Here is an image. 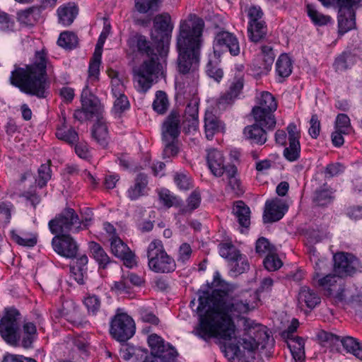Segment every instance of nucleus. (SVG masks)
I'll list each match as a JSON object with an SVG mask.
<instances>
[{"label": "nucleus", "mask_w": 362, "mask_h": 362, "mask_svg": "<svg viewBox=\"0 0 362 362\" xmlns=\"http://www.w3.org/2000/svg\"><path fill=\"white\" fill-rule=\"evenodd\" d=\"M256 252L262 255H269L272 253H275L276 249L274 245H271L269 240L264 238H259L256 242L255 247Z\"/></svg>", "instance_id": "bf43d9fd"}, {"label": "nucleus", "mask_w": 362, "mask_h": 362, "mask_svg": "<svg viewBox=\"0 0 362 362\" xmlns=\"http://www.w3.org/2000/svg\"><path fill=\"white\" fill-rule=\"evenodd\" d=\"M131 286L125 274H122L119 281H115L111 289L119 294L129 293Z\"/></svg>", "instance_id": "052dcab7"}, {"label": "nucleus", "mask_w": 362, "mask_h": 362, "mask_svg": "<svg viewBox=\"0 0 362 362\" xmlns=\"http://www.w3.org/2000/svg\"><path fill=\"white\" fill-rule=\"evenodd\" d=\"M153 109L160 115L166 112L169 107V101L167 94L163 90H158L156 93V98L152 104Z\"/></svg>", "instance_id": "c03bdc74"}, {"label": "nucleus", "mask_w": 362, "mask_h": 362, "mask_svg": "<svg viewBox=\"0 0 362 362\" xmlns=\"http://www.w3.org/2000/svg\"><path fill=\"white\" fill-rule=\"evenodd\" d=\"M332 194V189L324 185L322 187L315 190L313 201L317 206H327L334 199Z\"/></svg>", "instance_id": "4c0bfd02"}, {"label": "nucleus", "mask_w": 362, "mask_h": 362, "mask_svg": "<svg viewBox=\"0 0 362 362\" xmlns=\"http://www.w3.org/2000/svg\"><path fill=\"white\" fill-rule=\"evenodd\" d=\"M54 250L59 255L66 258H76L78 245L69 234H55L52 240Z\"/></svg>", "instance_id": "4468645a"}, {"label": "nucleus", "mask_w": 362, "mask_h": 362, "mask_svg": "<svg viewBox=\"0 0 362 362\" xmlns=\"http://www.w3.org/2000/svg\"><path fill=\"white\" fill-rule=\"evenodd\" d=\"M56 136L69 144H74L78 141V133L73 129H66L65 127H59L57 129Z\"/></svg>", "instance_id": "603ef678"}, {"label": "nucleus", "mask_w": 362, "mask_h": 362, "mask_svg": "<svg viewBox=\"0 0 362 362\" xmlns=\"http://www.w3.org/2000/svg\"><path fill=\"white\" fill-rule=\"evenodd\" d=\"M14 206L10 202H0V220L5 223H8L11 218V212Z\"/></svg>", "instance_id": "0e129e2a"}, {"label": "nucleus", "mask_w": 362, "mask_h": 362, "mask_svg": "<svg viewBox=\"0 0 362 362\" xmlns=\"http://www.w3.org/2000/svg\"><path fill=\"white\" fill-rule=\"evenodd\" d=\"M247 32L248 37L252 42L256 43L260 42L267 33L265 22L249 23Z\"/></svg>", "instance_id": "c9c22d12"}, {"label": "nucleus", "mask_w": 362, "mask_h": 362, "mask_svg": "<svg viewBox=\"0 0 362 362\" xmlns=\"http://www.w3.org/2000/svg\"><path fill=\"white\" fill-rule=\"evenodd\" d=\"M50 163L51 161L49 160L47 163L42 164L38 169V177L36 182L41 188L45 186L51 178Z\"/></svg>", "instance_id": "5fc2aeb1"}, {"label": "nucleus", "mask_w": 362, "mask_h": 362, "mask_svg": "<svg viewBox=\"0 0 362 362\" xmlns=\"http://www.w3.org/2000/svg\"><path fill=\"white\" fill-rule=\"evenodd\" d=\"M321 4L327 8L330 7L334 2L338 8L355 9L360 7L362 0H318Z\"/></svg>", "instance_id": "a18cd8bd"}, {"label": "nucleus", "mask_w": 362, "mask_h": 362, "mask_svg": "<svg viewBox=\"0 0 362 362\" xmlns=\"http://www.w3.org/2000/svg\"><path fill=\"white\" fill-rule=\"evenodd\" d=\"M180 127L181 115L178 111H171L161 127L162 141L164 144L163 158L174 157L178 153Z\"/></svg>", "instance_id": "39448f33"}, {"label": "nucleus", "mask_w": 362, "mask_h": 362, "mask_svg": "<svg viewBox=\"0 0 362 362\" xmlns=\"http://www.w3.org/2000/svg\"><path fill=\"white\" fill-rule=\"evenodd\" d=\"M276 109L277 103L272 94L262 92L258 98L257 105L252 110V115L256 122L263 124L268 130H272L276 123L274 115Z\"/></svg>", "instance_id": "0eeeda50"}, {"label": "nucleus", "mask_w": 362, "mask_h": 362, "mask_svg": "<svg viewBox=\"0 0 362 362\" xmlns=\"http://www.w3.org/2000/svg\"><path fill=\"white\" fill-rule=\"evenodd\" d=\"M233 213L239 225L247 228L250 225V209L243 201H237L233 206Z\"/></svg>", "instance_id": "c85d7f7f"}, {"label": "nucleus", "mask_w": 362, "mask_h": 362, "mask_svg": "<svg viewBox=\"0 0 362 362\" xmlns=\"http://www.w3.org/2000/svg\"><path fill=\"white\" fill-rule=\"evenodd\" d=\"M324 264L325 262L320 259L315 262V272L313 275V279H318V286L322 287L325 290L326 296H334L335 302H342L345 300V286L343 281L341 279L337 277L335 275L332 274H327L322 278H320V276L322 274L320 272V264Z\"/></svg>", "instance_id": "1a4fd4ad"}, {"label": "nucleus", "mask_w": 362, "mask_h": 362, "mask_svg": "<svg viewBox=\"0 0 362 362\" xmlns=\"http://www.w3.org/2000/svg\"><path fill=\"white\" fill-rule=\"evenodd\" d=\"M52 234H67L69 232L78 233L82 230L78 215L74 209L66 207L48 223Z\"/></svg>", "instance_id": "6e6552de"}, {"label": "nucleus", "mask_w": 362, "mask_h": 362, "mask_svg": "<svg viewBox=\"0 0 362 362\" xmlns=\"http://www.w3.org/2000/svg\"><path fill=\"white\" fill-rule=\"evenodd\" d=\"M117 309L110 320V333L117 341L124 342L134 336L135 324L129 315Z\"/></svg>", "instance_id": "9d476101"}, {"label": "nucleus", "mask_w": 362, "mask_h": 362, "mask_svg": "<svg viewBox=\"0 0 362 362\" xmlns=\"http://www.w3.org/2000/svg\"><path fill=\"white\" fill-rule=\"evenodd\" d=\"M219 54H217V51H214V59L211 57L206 66V73L211 78L216 82H220L223 77V71L221 68L219 67Z\"/></svg>", "instance_id": "72a5a7b5"}, {"label": "nucleus", "mask_w": 362, "mask_h": 362, "mask_svg": "<svg viewBox=\"0 0 362 362\" xmlns=\"http://www.w3.org/2000/svg\"><path fill=\"white\" fill-rule=\"evenodd\" d=\"M101 55V52L98 54L94 53L93 58L90 62L88 68V83L90 82L93 83L98 81Z\"/></svg>", "instance_id": "3c124183"}, {"label": "nucleus", "mask_w": 362, "mask_h": 362, "mask_svg": "<svg viewBox=\"0 0 362 362\" xmlns=\"http://www.w3.org/2000/svg\"><path fill=\"white\" fill-rule=\"evenodd\" d=\"M47 53L42 49L35 52L33 62L25 68L15 66L9 78L11 84L23 93L45 98L49 83L47 77Z\"/></svg>", "instance_id": "7ed1b4c3"}, {"label": "nucleus", "mask_w": 362, "mask_h": 362, "mask_svg": "<svg viewBox=\"0 0 362 362\" xmlns=\"http://www.w3.org/2000/svg\"><path fill=\"white\" fill-rule=\"evenodd\" d=\"M199 305L196 310L199 324L192 333L208 341L211 338L230 340L235 333L233 318H238L250 310L249 302L243 295L235 294L233 287L197 292Z\"/></svg>", "instance_id": "f257e3e1"}, {"label": "nucleus", "mask_w": 362, "mask_h": 362, "mask_svg": "<svg viewBox=\"0 0 362 362\" xmlns=\"http://www.w3.org/2000/svg\"><path fill=\"white\" fill-rule=\"evenodd\" d=\"M248 335H252L255 341L257 343L258 346L261 344H266L269 340V335L266 330V327L262 325H250L247 328Z\"/></svg>", "instance_id": "79ce46f5"}, {"label": "nucleus", "mask_w": 362, "mask_h": 362, "mask_svg": "<svg viewBox=\"0 0 362 362\" xmlns=\"http://www.w3.org/2000/svg\"><path fill=\"white\" fill-rule=\"evenodd\" d=\"M287 345L291 352L296 362H304L305 361V341L302 337H293L287 339Z\"/></svg>", "instance_id": "2f4dec72"}, {"label": "nucleus", "mask_w": 362, "mask_h": 362, "mask_svg": "<svg viewBox=\"0 0 362 362\" xmlns=\"http://www.w3.org/2000/svg\"><path fill=\"white\" fill-rule=\"evenodd\" d=\"M192 250L189 244L184 243L178 248L177 261L178 263L185 264L191 258Z\"/></svg>", "instance_id": "680f3d73"}, {"label": "nucleus", "mask_w": 362, "mask_h": 362, "mask_svg": "<svg viewBox=\"0 0 362 362\" xmlns=\"http://www.w3.org/2000/svg\"><path fill=\"white\" fill-rule=\"evenodd\" d=\"M44 6H33L24 11L18 13V21L27 26H33L42 18V11L46 7Z\"/></svg>", "instance_id": "a878e982"}, {"label": "nucleus", "mask_w": 362, "mask_h": 362, "mask_svg": "<svg viewBox=\"0 0 362 362\" xmlns=\"http://www.w3.org/2000/svg\"><path fill=\"white\" fill-rule=\"evenodd\" d=\"M220 48L223 51H228L233 56H238L240 52L239 41L236 36L228 31H220L215 37L214 48Z\"/></svg>", "instance_id": "dca6fc26"}, {"label": "nucleus", "mask_w": 362, "mask_h": 362, "mask_svg": "<svg viewBox=\"0 0 362 362\" xmlns=\"http://www.w3.org/2000/svg\"><path fill=\"white\" fill-rule=\"evenodd\" d=\"M204 28V21L196 15L190 14L187 19L180 22L177 35V71L183 75H191L193 81L199 78L198 69Z\"/></svg>", "instance_id": "f03ea898"}, {"label": "nucleus", "mask_w": 362, "mask_h": 362, "mask_svg": "<svg viewBox=\"0 0 362 362\" xmlns=\"http://www.w3.org/2000/svg\"><path fill=\"white\" fill-rule=\"evenodd\" d=\"M337 22L339 35H342L356 28V10L338 8Z\"/></svg>", "instance_id": "412c9836"}, {"label": "nucleus", "mask_w": 362, "mask_h": 362, "mask_svg": "<svg viewBox=\"0 0 362 362\" xmlns=\"http://www.w3.org/2000/svg\"><path fill=\"white\" fill-rule=\"evenodd\" d=\"M90 255L97 262L99 269H106L113 262L103 247L95 241L88 243Z\"/></svg>", "instance_id": "393cba45"}, {"label": "nucleus", "mask_w": 362, "mask_h": 362, "mask_svg": "<svg viewBox=\"0 0 362 362\" xmlns=\"http://www.w3.org/2000/svg\"><path fill=\"white\" fill-rule=\"evenodd\" d=\"M201 194L200 192L194 190L187 199V205L180 209L182 214H190L194 210L197 209L201 203Z\"/></svg>", "instance_id": "864d4df0"}, {"label": "nucleus", "mask_w": 362, "mask_h": 362, "mask_svg": "<svg viewBox=\"0 0 362 362\" xmlns=\"http://www.w3.org/2000/svg\"><path fill=\"white\" fill-rule=\"evenodd\" d=\"M276 71L279 77L285 78L292 72V62L289 57L283 54L279 56L276 63Z\"/></svg>", "instance_id": "58836bf2"}, {"label": "nucleus", "mask_w": 362, "mask_h": 362, "mask_svg": "<svg viewBox=\"0 0 362 362\" xmlns=\"http://www.w3.org/2000/svg\"><path fill=\"white\" fill-rule=\"evenodd\" d=\"M77 13V7L74 4L71 3L62 6L57 9L59 21L64 25H71L76 18Z\"/></svg>", "instance_id": "473e14b6"}, {"label": "nucleus", "mask_w": 362, "mask_h": 362, "mask_svg": "<svg viewBox=\"0 0 362 362\" xmlns=\"http://www.w3.org/2000/svg\"><path fill=\"white\" fill-rule=\"evenodd\" d=\"M148 184V176L145 173L137 174L132 185L127 191V197L132 201H135L145 196L147 194Z\"/></svg>", "instance_id": "aec40b11"}, {"label": "nucleus", "mask_w": 362, "mask_h": 362, "mask_svg": "<svg viewBox=\"0 0 362 362\" xmlns=\"http://www.w3.org/2000/svg\"><path fill=\"white\" fill-rule=\"evenodd\" d=\"M318 294L308 286H302L298 292V302L300 307L305 305L310 309L314 308L320 303Z\"/></svg>", "instance_id": "bb28decb"}, {"label": "nucleus", "mask_w": 362, "mask_h": 362, "mask_svg": "<svg viewBox=\"0 0 362 362\" xmlns=\"http://www.w3.org/2000/svg\"><path fill=\"white\" fill-rule=\"evenodd\" d=\"M288 209L287 204L279 198L267 201L263 214L264 223H273L279 221L283 218Z\"/></svg>", "instance_id": "f3484780"}, {"label": "nucleus", "mask_w": 362, "mask_h": 362, "mask_svg": "<svg viewBox=\"0 0 362 362\" xmlns=\"http://www.w3.org/2000/svg\"><path fill=\"white\" fill-rule=\"evenodd\" d=\"M264 267L269 271H275L282 266L281 259L274 253L267 255L264 260Z\"/></svg>", "instance_id": "69168bd1"}, {"label": "nucleus", "mask_w": 362, "mask_h": 362, "mask_svg": "<svg viewBox=\"0 0 362 362\" xmlns=\"http://www.w3.org/2000/svg\"><path fill=\"white\" fill-rule=\"evenodd\" d=\"M300 142L289 143L288 147L284 150V156L290 162L297 160L300 157Z\"/></svg>", "instance_id": "4d7b16f0"}, {"label": "nucleus", "mask_w": 362, "mask_h": 362, "mask_svg": "<svg viewBox=\"0 0 362 362\" xmlns=\"http://www.w3.org/2000/svg\"><path fill=\"white\" fill-rule=\"evenodd\" d=\"M148 343L151 349L150 355H156L167 344L160 336L156 334H151L148 337Z\"/></svg>", "instance_id": "e2e57ef3"}, {"label": "nucleus", "mask_w": 362, "mask_h": 362, "mask_svg": "<svg viewBox=\"0 0 362 362\" xmlns=\"http://www.w3.org/2000/svg\"><path fill=\"white\" fill-rule=\"evenodd\" d=\"M10 237L12 241L23 247H33L37 243V235L33 233L12 230Z\"/></svg>", "instance_id": "c756f323"}, {"label": "nucleus", "mask_w": 362, "mask_h": 362, "mask_svg": "<svg viewBox=\"0 0 362 362\" xmlns=\"http://www.w3.org/2000/svg\"><path fill=\"white\" fill-rule=\"evenodd\" d=\"M21 313L15 308H6L4 315L0 320V334L5 341L10 344H16L19 329L18 320Z\"/></svg>", "instance_id": "9b49d317"}, {"label": "nucleus", "mask_w": 362, "mask_h": 362, "mask_svg": "<svg viewBox=\"0 0 362 362\" xmlns=\"http://www.w3.org/2000/svg\"><path fill=\"white\" fill-rule=\"evenodd\" d=\"M356 62L355 56L350 52H344L336 58L334 66L337 71H345L352 66Z\"/></svg>", "instance_id": "49530a36"}, {"label": "nucleus", "mask_w": 362, "mask_h": 362, "mask_svg": "<svg viewBox=\"0 0 362 362\" xmlns=\"http://www.w3.org/2000/svg\"><path fill=\"white\" fill-rule=\"evenodd\" d=\"M227 180L226 191L233 194L235 197H240L245 193V187L240 180L238 177V169L235 165H230L224 173Z\"/></svg>", "instance_id": "b1692460"}, {"label": "nucleus", "mask_w": 362, "mask_h": 362, "mask_svg": "<svg viewBox=\"0 0 362 362\" xmlns=\"http://www.w3.org/2000/svg\"><path fill=\"white\" fill-rule=\"evenodd\" d=\"M23 332L22 346L25 349L30 348L34 341L37 339V327L33 322H25L23 326Z\"/></svg>", "instance_id": "ea45409f"}, {"label": "nucleus", "mask_w": 362, "mask_h": 362, "mask_svg": "<svg viewBox=\"0 0 362 362\" xmlns=\"http://www.w3.org/2000/svg\"><path fill=\"white\" fill-rule=\"evenodd\" d=\"M111 252L115 257L121 259L127 267H132L135 263V255L128 245L118 236L110 237Z\"/></svg>", "instance_id": "2eb2a0df"}, {"label": "nucleus", "mask_w": 362, "mask_h": 362, "mask_svg": "<svg viewBox=\"0 0 362 362\" xmlns=\"http://www.w3.org/2000/svg\"><path fill=\"white\" fill-rule=\"evenodd\" d=\"M92 137L102 148L108 145L109 135L107 127L103 118L98 119L92 128Z\"/></svg>", "instance_id": "cd10ccee"}, {"label": "nucleus", "mask_w": 362, "mask_h": 362, "mask_svg": "<svg viewBox=\"0 0 362 362\" xmlns=\"http://www.w3.org/2000/svg\"><path fill=\"white\" fill-rule=\"evenodd\" d=\"M154 356L160 362H175L178 353L174 346L167 343L164 347Z\"/></svg>", "instance_id": "09e8293b"}, {"label": "nucleus", "mask_w": 362, "mask_h": 362, "mask_svg": "<svg viewBox=\"0 0 362 362\" xmlns=\"http://www.w3.org/2000/svg\"><path fill=\"white\" fill-rule=\"evenodd\" d=\"M306 8L308 16L315 25L322 26L332 21V18L329 16L320 13L313 5L308 4Z\"/></svg>", "instance_id": "37998d69"}, {"label": "nucleus", "mask_w": 362, "mask_h": 362, "mask_svg": "<svg viewBox=\"0 0 362 362\" xmlns=\"http://www.w3.org/2000/svg\"><path fill=\"white\" fill-rule=\"evenodd\" d=\"M360 268L359 259L351 253L338 252L334 255V275L339 279L354 275Z\"/></svg>", "instance_id": "f8f14e48"}, {"label": "nucleus", "mask_w": 362, "mask_h": 362, "mask_svg": "<svg viewBox=\"0 0 362 362\" xmlns=\"http://www.w3.org/2000/svg\"><path fill=\"white\" fill-rule=\"evenodd\" d=\"M206 162L211 173L216 177H221L226 173L228 167L233 164H225L223 153L217 149L212 148L207 151Z\"/></svg>", "instance_id": "6ab92c4d"}, {"label": "nucleus", "mask_w": 362, "mask_h": 362, "mask_svg": "<svg viewBox=\"0 0 362 362\" xmlns=\"http://www.w3.org/2000/svg\"><path fill=\"white\" fill-rule=\"evenodd\" d=\"M339 341L346 352L352 354L357 358L362 361V342L349 336L339 337Z\"/></svg>", "instance_id": "f704fd0d"}, {"label": "nucleus", "mask_w": 362, "mask_h": 362, "mask_svg": "<svg viewBox=\"0 0 362 362\" xmlns=\"http://www.w3.org/2000/svg\"><path fill=\"white\" fill-rule=\"evenodd\" d=\"M219 246V253L221 256L228 259V261L240 252L233 245L229 243H221Z\"/></svg>", "instance_id": "338daca9"}, {"label": "nucleus", "mask_w": 362, "mask_h": 362, "mask_svg": "<svg viewBox=\"0 0 362 362\" xmlns=\"http://www.w3.org/2000/svg\"><path fill=\"white\" fill-rule=\"evenodd\" d=\"M229 266L230 272L235 275L243 274L250 268L246 256L242 255L240 252L229 261Z\"/></svg>", "instance_id": "e433bc0d"}, {"label": "nucleus", "mask_w": 362, "mask_h": 362, "mask_svg": "<svg viewBox=\"0 0 362 362\" xmlns=\"http://www.w3.org/2000/svg\"><path fill=\"white\" fill-rule=\"evenodd\" d=\"M81 101L83 108L88 112L92 113L94 116L101 114L103 106L99 99L90 91L88 85L82 90Z\"/></svg>", "instance_id": "5701e85b"}, {"label": "nucleus", "mask_w": 362, "mask_h": 362, "mask_svg": "<svg viewBox=\"0 0 362 362\" xmlns=\"http://www.w3.org/2000/svg\"><path fill=\"white\" fill-rule=\"evenodd\" d=\"M57 44L66 49H72L77 46L78 37L74 33L64 31L60 34Z\"/></svg>", "instance_id": "8fccbe9b"}, {"label": "nucleus", "mask_w": 362, "mask_h": 362, "mask_svg": "<svg viewBox=\"0 0 362 362\" xmlns=\"http://www.w3.org/2000/svg\"><path fill=\"white\" fill-rule=\"evenodd\" d=\"M261 57L262 64L258 66L260 73L269 70L274 63L275 54L273 48L269 45L261 47Z\"/></svg>", "instance_id": "a19ab883"}, {"label": "nucleus", "mask_w": 362, "mask_h": 362, "mask_svg": "<svg viewBox=\"0 0 362 362\" xmlns=\"http://www.w3.org/2000/svg\"><path fill=\"white\" fill-rule=\"evenodd\" d=\"M265 126L256 122L251 125H247L243 129L245 138L252 144L263 145L267 141V132Z\"/></svg>", "instance_id": "4be33fe9"}, {"label": "nucleus", "mask_w": 362, "mask_h": 362, "mask_svg": "<svg viewBox=\"0 0 362 362\" xmlns=\"http://www.w3.org/2000/svg\"><path fill=\"white\" fill-rule=\"evenodd\" d=\"M160 0H135L136 9L141 13L156 10Z\"/></svg>", "instance_id": "13d9d810"}, {"label": "nucleus", "mask_w": 362, "mask_h": 362, "mask_svg": "<svg viewBox=\"0 0 362 362\" xmlns=\"http://www.w3.org/2000/svg\"><path fill=\"white\" fill-rule=\"evenodd\" d=\"M130 42L136 45L139 52L145 53L148 57L133 69L134 80L137 83L139 90L145 93L158 81L163 69L160 62L161 54L155 52L150 42L144 35H135L131 38Z\"/></svg>", "instance_id": "20e7f679"}, {"label": "nucleus", "mask_w": 362, "mask_h": 362, "mask_svg": "<svg viewBox=\"0 0 362 362\" xmlns=\"http://www.w3.org/2000/svg\"><path fill=\"white\" fill-rule=\"evenodd\" d=\"M158 197L160 201L167 208L178 206L180 204L178 198L172 194L167 189H162L158 193Z\"/></svg>", "instance_id": "6e6d98bb"}, {"label": "nucleus", "mask_w": 362, "mask_h": 362, "mask_svg": "<svg viewBox=\"0 0 362 362\" xmlns=\"http://www.w3.org/2000/svg\"><path fill=\"white\" fill-rule=\"evenodd\" d=\"M204 128L206 138L211 140L215 134L223 129V127L221 121L215 115L207 111L204 117Z\"/></svg>", "instance_id": "7c9ffc66"}, {"label": "nucleus", "mask_w": 362, "mask_h": 362, "mask_svg": "<svg viewBox=\"0 0 362 362\" xmlns=\"http://www.w3.org/2000/svg\"><path fill=\"white\" fill-rule=\"evenodd\" d=\"M89 315L95 316L101 307V299L95 294H88L83 300Z\"/></svg>", "instance_id": "de8ad7c7"}, {"label": "nucleus", "mask_w": 362, "mask_h": 362, "mask_svg": "<svg viewBox=\"0 0 362 362\" xmlns=\"http://www.w3.org/2000/svg\"><path fill=\"white\" fill-rule=\"evenodd\" d=\"M148 265L149 269L160 274L173 272L176 269V262L165 250L161 240L155 239L147 247Z\"/></svg>", "instance_id": "423d86ee"}, {"label": "nucleus", "mask_w": 362, "mask_h": 362, "mask_svg": "<svg viewBox=\"0 0 362 362\" xmlns=\"http://www.w3.org/2000/svg\"><path fill=\"white\" fill-rule=\"evenodd\" d=\"M173 29L170 16L163 13L156 16L153 18V31L151 33L152 39L157 42L158 48L161 46L164 51V44L168 42Z\"/></svg>", "instance_id": "ddd939ff"}, {"label": "nucleus", "mask_w": 362, "mask_h": 362, "mask_svg": "<svg viewBox=\"0 0 362 362\" xmlns=\"http://www.w3.org/2000/svg\"><path fill=\"white\" fill-rule=\"evenodd\" d=\"M115 98L113 106L115 113L121 114L129 108V102L125 95Z\"/></svg>", "instance_id": "774afa93"}, {"label": "nucleus", "mask_w": 362, "mask_h": 362, "mask_svg": "<svg viewBox=\"0 0 362 362\" xmlns=\"http://www.w3.org/2000/svg\"><path fill=\"white\" fill-rule=\"evenodd\" d=\"M244 86L242 77H235L229 85L228 89L222 93L218 99L217 105L219 109H225L231 105L241 93Z\"/></svg>", "instance_id": "a211bd4d"}]
</instances>
